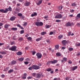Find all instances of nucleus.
<instances>
[{
	"label": "nucleus",
	"mask_w": 80,
	"mask_h": 80,
	"mask_svg": "<svg viewBox=\"0 0 80 80\" xmlns=\"http://www.w3.org/2000/svg\"><path fill=\"white\" fill-rule=\"evenodd\" d=\"M35 25L37 27H40L41 26H43V23L42 22H35Z\"/></svg>",
	"instance_id": "f257e3e1"
},
{
	"label": "nucleus",
	"mask_w": 80,
	"mask_h": 80,
	"mask_svg": "<svg viewBox=\"0 0 80 80\" xmlns=\"http://www.w3.org/2000/svg\"><path fill=\"white\" fill-rule=\"evenodd\" d=\"M9 50H11L12 51H15L16 52L17 51V47L16 46H13L11 48H9Z\"/></svg>",
	"instance_id": "f03ea898"
},
{
	"label": "nucleus",
	"mask_w": 80,
	"mask_h": 80,
	"mask_svg": "<svg viewBox=\"0 0 80 80\" xmlns=\"http://www.w3.org/2000/svg\"><path fill=\"white\" fill-rule=\"evenodd\" d=\"M57 63V60H54L52 61H49L48 62L47 64H50V63H52V64H54L55 63Z\"/></svg>",
	"instance_id": "7ed1b4c3"
},
{
	"label": "nucleus",
	"mask_w": 80,
	"mask_h": 80,
	"mask_svg": "<svg viewBox=\"0 0 80 80\" xmlns=\"http://www.w3.org/2000/svg\"><path fill=\"white\" fill-rule=\"evenodd\" d=\"M32 68L34 70H38L40 68V67L36 65H33L32 66Z\"/></svg>",
	"instance_id": "20e7f679"
},
{
	"label": "nucleus",
	"mask_w": 80,
	"mask_h": 80,
	"mask_svg": "<svg viewBox=\"0 0 80 80\" xmlns=\"http://www.w3.org/2000/svg\"><path fill=\"white\" fill-rule=\"evenodd\" d=\"M62 15L61 14H57L56 15L55 18H62Z\"/></svg>",
	"instance_id": "39448f33"
},
{
	"label": "nucleus",
	"mask_w": 80,
	"mask_h": 80,
	"mask_svg": "<svg viewBox=\"0 0 80 80\" xmlns=\"http://www.w3.org/2000/svg\"><path fill=\"white\" fill-rule=\"evenodd\" d=\"M36 56H37L38 58H42V55L41 53H37L36 54Z\"/></svg>",
	"instance_id": "423d86ee"
},
{
	"label": "nucleus",
	"mask_w": 80,
	"mask_h": 80,
	"mask_svg": "<svg viewBox=\"0 0 80 80\" xmlns=\"http://www.w3.org/2000/svg\"><path fill=\"white\" fill-rule=\"evenodd\" d=\"M62 45L64 46H65V45H66V44L68 43V42L67 41L65 40H64L62 41Z\"/></svg>",
	"instance_id": "0eeeda50"
},
{
	"label": "nucleus",
	"mask_w": 80,
	"mask_h": 80,
	"mask_svg": "<svg viewBox=\"0 0 80 80\" xmlns=\"http://www.w3.org/2000/svg\"><path fill=\"white\" fill-rule=\"evenodd\" d=\"M30 4V2L26 1L24 3V5L26 7H27Z\"/></svg>",
	"instance_id": "6e6552de"
},
{
	"label": "nucleus",
	"mask_w": 80,
	"mask_h": 80,
	"mask_svg": "<svg viewBox=\"0 0 80 80\" xmlns=\"http://www.w3.org/2000/svg\"><path fill=\"white\" fill-rule=\"evenodd\" d=\"M37 13L36 12H34L31 15V16L32 17H35V16H37Z\"/></svg>",
	"instance_id": "1a4fd4ad"
},
{
	"label": "nucleus",
	"mask_w": 80,
	"mask_h": 80,
	"mask_svg": "<svg viewBox=\"0 0 80 80\" xmlns=\"http://www.w3.org/2000/svg\"><path fill=\"white\" fill-rule=\"evenodd\" d=\"M41 76H42V74H40L39 73L36 75V77L38 78H40L41 77Z\"/></svg>",
	"instance_id": "9d476101"
},
{
	"label": "nucleus",
	"mask_w": 80,
	"mask_h": 80,
	"mask_svg": "<svg viewBox=\"0 0 80 80\" xmlns=\"http://www.w3.org/2000/svg\"><path fill=\"white\" fill-rule=\"evenodd\" d=\"M78 68V66H73L72 67V70H73V71H74V70H75L77 68Z\"/></svg>",
	"instance_id": "9b49d317"
},
{
	"label": "nucleus",
	"mask_w": 80,
	"mask_h": 80,
	"mask_svg": "<svg viewBox=\"0 0 80 80\" xmlns=\"http://www.w3.org/2000/svg\"><path fill=\"white\" fill-rule=\"evenodd\" d=\"M8 27H10V24H6L4 25V28H7Z\"/></svg>",
	"instance_id": "f8f14e48"
},
{
	"label": "nucleus",
	"mask_w": 80,
	"mask_h": 80,
	"mask_svg": "<svg viewBox=\"0 0 80 80\" xmlns=\"http://www.w3.org/2000/svg\"><path fill=\"white\" fill-rule=\"evenodd\" d=\"M16 63H17L16 61L13 60L12 61L11 63L12 65H15V64H16Z\"/></svg>",
	"instance_id": "ddd939ff"
},
{
	"label": "nucleus",
	"mask_w": 80,
	"mask_h": 80,
	"mask_svg": "<svg viewBox=\"0 0 80 80\" xmlns=\"http://www.w3.org/2000/svg\"><path fill=\"white\" fill-rule=\"evenodd\" d=\"M42 3V0H41L39 1L37 3V4L38 5H40V4H41V3Z\"/></svg>",
	"instance_id": "4468645a"
},
{
	"label": "nucleus",
	"mask_w": 80,
	"mask_h": 80,
	"mask_svg": "<svg viewBox=\"0 0 80 80\" xmlns=\"http://www.w3.org/2000/svg\"><path fill=\"white\" fill-rule=\"evenodd\" d=\"M6 9L8 11H10V12H11L12 10V8L10 6H9L8 8H7Z\"/></svg>",
	"instance_id": "2eb2a0df"
},
{
	"label": "nucleus",
	"mask_w": 80,
	"mask_h": 80,
	"mask_svg": "<svg viewBox=\"0 0 80 80\" xmlns=\"http://www.w3.org/2000/svg\"><path fill=\"white\" fill-rule=\"evenodd\" d=\"M15 19V17L13 16L10 18V20H11V21H13V20H14Z\"/></svg>",
	"instance_id": "dca6fc26"
},
{
	"label": "nucleus",
	"mask_w": 80,
	"mask_h": 80,
	"mask_svg": "<svg viewBox=\"0 0 80 80\" xmlns=\"http://www.w3.org/2000/svg\"><path fill=\"white\" fill-rule=\"evenodd\" d=\"M17 26L18 27H19V28H21V29H22V30H23L24 29V28H23V27H22V26L20 24H18V25H17Z\"/></svg>",
	"instance_id": "f3484780"
},
{
	"label": "nucleus",
	"mask_w": 80,
	"mask_h": 80,
	"mask_svg": "<svg viewBox=\"0 0 80 80\" xmlns=\"http://www.w3.org/2000/svg\"><path fill=\"white\" fill-rule=\"evenodd\" d=\"M71 24L70 22H68L66 24V25L67 27H70V26H71Z\"/></svg>",
	"instance_id": "a211bd4d"
},
{
	"label": "nucleus",
	"mask_w": 80,
	"mask_h": 80,
	"mask_svg": "<svg viewBox=\"0 0 80 80\" xmlns=\"http://www.w3.org/2000/svg\"><path fill=\"white\" fill-rule=\"evenodd\" d=\"M42 37H41L39 38L38 39H36V42H39V41L41 40H42Z\"/></svg>",
	"instance_id": "6ab92c4d"
},
{
	"label": "nucleus",
	"mask_w": 80,
	"mask_h": 80,
	"mask_svg": "<svg viewBox=\"0 0 80 80\" xmlns=\"http://www.w3.org/2000/svg\"><path fill=\"white\" fill-rule=\"evenodd\" d=\"M18 29L17 28H11V30H14V31H16V30H17Z\"/></svg>",
	"instance_id": "aec40b11"
},
{
	"label": "nucleus",
	"mask_w": 80,
	"mask_h": 80,
	"mask_svg": "<svg viewBox=\"0 0 80 80\" xmlns=\"http://www.w3.org/2000/svg\"><path fill=\"white\" fill-rule=\"evenodd\" d=\"M46 33H47V32H43L41 33V35H45Z\"/></svg>",
	"instance_id": "412c9836"
},
{
	"label": "nucleus",
	"mask_w": 80,
	"mask_h": 80,
	"mask_svg": "<svg viewBox=\"0 0 80 80\" xmlns=\"http://www.w3.org/2000/svg\"><path fill=\"white\" fill-rule=\"evenodd\" d=\"M56 55L57 57H60L61 56V54L60 52H58L56 53Z\"/></svg>",
	"instance_id": "4be33fe9"
},
{
	"label": "nucleus",
	"mask_w": 80,
	"mask_h": 80,
	"mask_svg": "<svg viewBox=\"0 0 80 80\" xmlns=\"http://www.w3.org/2000/svg\"><path fill=\"white\" fill-rule=\"evenodd\" d=\"M13 72V69H11L10 70L8 71V73H12V72Z\"/></svg>",
	"instance_id": "5701e85b"
},
{
	"label": "nucleus",
	"mask_w": 80,
	"mask_h": 80,
	"mask_svg": "<svg viewBox=\"0 0 80 80\" xmlns=\"http://www.w3.org/2000/svg\"><path fill=\"white\" fill-rule=\"evenodd\" d=\"M62 6H60L58 7V9L60 10H62Z\"/></svg>",
	"instance_id": "b1692460"
},
{
	"label": "nucleus",
	"mask_w": 80,
	"mask_h": 80,
	"mask_svg": "<svg viewBox=\"0 0 80 80\" xmlns=\"http://www.w3.org/2000/svg\"><path fill=\"white\" fill-rule=\"evenodd\" d=\"M17 54L18 55H22V52H18L17 53Z\"/></svg>",
	"instance_id": "393cba45"
},
{
	"label": "nucleus",
	"mask_w": 80,
	"mask_h": 80,
	"mask_svg": "<svg viewBox=\"0 0 80 80\" xmlns=\"http://www.w3.org/2000/svg\"><path fill=\"white\" fill-rule=\"evenodd\" d=\"M62 37H63V35H60L58 36V39H61V38H62Z\"/></svg>",
	"instance_id": "a878e982"
},
{
	"label": "nucleus",
	"mask_w": 80,
	"mask_h": 80,
	"mask_svg": "<svg viewBox=\"0 0 80 80\" xmlns=\"http://www.w3.org/2000/svg\"><path fill=\"white\" fill-rule=\"evenodd\" d=\"M55 48L56 49H58V48H59V45H57L55 46Z\"/></svg>",
	"instance_id": "bb28decb"
},
{
	"label": "nucleus",
	"mask_w": 80,
	"mask_h": 80,
	"mask_svg": "<svg viewBox=\"0 0 80 80\" xmlns=\"http://www.w3.org/2000/svg\"><path fill=\"white\" fill-rule=\"evenodd\" d=\"M73 50V48H69L68 50H69V51H70V52H71V51H72V50Z\"/></svg>",
	"instance_id": "cd10ccee"
},
{
	"label": "nucleus",
	"mask_w": 80,
	"mask_h": 80,
	"mask_svg": "<svg viewBox=\"0 0 80 80\" xmlns=\"http://www.w3.org/2000/svg\"><path fill=\"white\" fill-rule=\"evenodd\" d=\"M19 61H21V62H22V61H23V58H19Z\"/></svg>",
	"instance_id": "c85d7f7f"
},
{
	"label": "nucleus",
	"mask_w": 80,
	"mask_h": 80,
	"mask_svg": "<svg viewBox=\"0 0 80 80\" xmlns=\"http://www.w3.org/2000/svg\"><path fill=\"white\" fill-rule=\"evenodd\" d=\"M10 44L11 45H14V44H15V42H10Z\"/></svg>",
	"instance_id": "c756f323"
},
{
	"label": "nucleus",
	"mask_w": 80,
	"mask_h": 80,
	"mask_svg": "<svg viewBox=\"0 0 80 80\" xmlns=\"http://www.w3.org/2000/svg\"><path fill=\"white\" fill-rule=\"evenodd\" d=\"M51 26H52L51 25L50 26V25H46V28H50V27H51Z\"/></svg>",
	"instance_id": "7c9ffc66"
},
{
	"label": "nucleus",
	"mask_w": 80,
	"mask_h": 80,
	"mask_svg": "<svg viewBox=\"0 0 80 80\" xmlns=\"http://www.w3.org/2000/svg\"><path fill=\"white\" fill-rule=\"evenodd\" d=\"M67 58H63V59L64 62H66L67 60Z\"/></svg>",
	"instance_id": "2f4dec72"
},
{
	"label": "nucleus",
	"mask_w": 80,
	"mask_h": 80,
	"mask_svg": "<svg viewBox=\"0 0 80 80\" xmlns=\"http://www.w3.org/2000/svg\"><path fill=\"white\" fill-rule=\"evenodd\" d=\"M20 34H23V33H24V30H21L20 32Z\"/></svg>",
	"instance_id": "473e14b6"
},
{
	"label": "nucleus",
	"mask_w": 80,
	"mask_h": 80,
	"mask_svg": "<svg viewBox=\"0 0 80 80\" xmlns=\"http://www.w3.org/2000/svg\"><path fill=\"white\" fill-rule=\"evenodd\" d=\"M18 15L19 16V17H22V14L21 13H18Z\"/></svg>",
	"instance_id": "72a5a7b5"
},
{
	"label": "nucleus",
	"mask_w": 80,
	"mask_h": 80,
	"mask_svg": "<svg viewBox=\"0 0 80 80\" xmlns=\"http://www.w3.org/2000/svg\"><path fill=\"white\" fill-rule=\"evenodd\" d=\"M75 5H76V4H75V3H72L71 6H72V7H75Z\"/></svg>",
	"instance_id": "f704fd0d"
},
{
	"label": "nucleus",
	"mask_w": 80,
	"mask_h": 80,
	"mask_svg": "<svg viewBox=\"0 0 80 80\" xmlns=\"http://www.w3.org/2000/svg\"><path fill=\"white\" fill-rule=\"evenodd\" d=\"M51 70H52V69L51 68H48L46 69L47 72H50Z\"/></svg>",
	"instance_id": "c9c22d12"
},
{
	"label": "nucleus",
	"mask_w": 80,
	"mask_h": 80,
	"mask_svg": "<svg viewBox=\"0 0 80 80\" xmlns=\"http://www.w3.org/2000/svg\"><path fill=\"white\" fill-rule=\"evenodd\" d=\"M48 16H46L44 17V18H45V19L46 20H48Z\"/></svg>",
	"instance_id": "e433bc0d"
},
{
	"label": "nucleus",
	"mask_w": 80,
	"mask_h": 80,
	"mask_svg": "<svg viewBox=\"0 0 80 80\" xmlns=\"http://www.w3.org/2000/svg\"><path fill=\"white\" fill-rule=\"evenodd\" d=\"M19 40L20 41H22V40H23V38L22 37H20L19 38Z\"/></svg>",
	"instance_id": "4c0bfd02"
},
{
	"label": "nucleus",
	"mask_w": 80,
	"mask_h": 80,
	"mask_svg": "<svg viewBox=\"0 0 80 80\" xmlns=\"http://www.w3.org/2000/svg\"><path fill=\"white\" fill-rule=\"evenodd\" d=\"M76 47H80V43H78V44H76Z\"/></svg>",
	"instance_id": "58836bf2"
},
{
	"label": "nucleus",
	"mask_w": 80,
	"mask_h": 80,
	"mask_svg": "<svg viewBox=\"0 0 80 80\" xmlns=\"http://www.w3.org/2000/svg\"><path fill=\"white\" fill-rule=\"evenodd\" d=\"M8 11L7 10V8L5 9V10H4L3 11V13H7V12H8Z\"/></svg>",
	"instance_id": "ea45409f"
},
{
	"label": "nucleus",
	"mask_w": 80,
	"mask_h": 80,
	"mask_svg": "<svg viewBox=\"0 0 80 80\" xmlns=\"http://www.w3.org/2000/svg\"><path fill=\"white\" fill-rule=\"evenodd\" d=\"M71 33H72V32H68V37L70 36V35H71Z\"/></svg>",
	"instance_id": "a19ab883"
},
{
	"label": "nucleus",
	"mask_w": 80,
	"mask_h": 80,
	"mask_svg": "<svg viewBox=\"0 0 80 80\" xmlns=\"http://www.w3.org/2000/svg\"><path fill=\"white\" fill-rule=\"evenodd\" d=\"M27 39L28 40H31L32 39V38L31 37H28L27 38Z\"/></svg>",
	"instance_id": "79ce46f5"
},
{
	"label": "nucleus",
	"mask_w": 80,
	"mask_h": 80,
	"mask_svg": "<svg viewBox=\"0 0 80 80\" xmlns=\"http://www.w3.org/2000/svg\"><path fill=\"white\" fill-rule=\"evenodd\" d=\"M77 17L78 18H80V13L78 14Z\"/></svg>",
	"instance_id": "37998d69"
},
{
	"label": "nucleus",
	"mask_w": 80,
	"mask_h": 80,
	"mask_svg": "<svg viewBox=\"0 0 80 80\" xmlns=\"http://www.w3.org/2000/svg\"><path fill=\"white\" fill-rule=\"evenodd\" d=\"M70 12L71 13H73V12H75V11L73 9H71L70 10Z\"/></svg>",
	"instance_id": "c03bdc74"
},
{
	"label": "nucleus",
	"mask_w": 80,
	"mask_h": 80,
	"mask_svg": "<svg viewBox=\"0 0 80 80\" xmlns=\"http://www.w3.org/2000/svg\"><path fill=\"white\" fill-rule=\"evenodd\" d=\"M24 63L25 65H28V62H24Z\"/></svg>",
	"instance_id": "a18cd8bd"
},
{
	"label": "nucleus",
	"mask_w": 80,
	"mask_h": 80,
	"mask_svg": "<svg viewBox=\"0 0 80 80\" xmlns=\"http://www.w3.org/2000/svg\"><path fill=\"white\" fill-rule=\"evenodd\" d=\"M2 55H5L6 54V52H2Z\"/></svg>",
	"instance_id": "49530a36"
},
{
	"label": "nucleus",
	"mask_w": 80,
	"mask_h": 80,
	"mask_svg": "<svg viewBox=\"0 0 80 80\" xmlns=\"http://www.w3.org/2000/svg\"><path fill=\"white\" fill-rule=\"evenodd\" d=\"M53 34V32H51L49 33V35H51Z\"/></svg>",
	"instance_id": "de8ad7c7"
},
{
	"label": "nucleus",
	"mask_w": 80,
	"mask_h": 80,
	"mask_svg": "<svg viewBox=\"0 0 80 80\" xmlns=\"http://www.w3.org/2000/svg\"><path fill=\"white\" fill-rule=\"evenodd\" d=\"M32 75L33 77H35L36 75V74L35 73H32Z\"/></svg>",
	"instance_id": "09e8293b"
},
{
	"label": "nucleus",
	"mask_w": 80,
	"mask_h": 80,
	"mask_svg": "<svg viewBox=\"0 0 80 80\" xmlns=\"http://www.w3.org/2000/svg\"><path fill=\"white\" fill-rule=\"evenodd\" d=\"M68 63L70 64H71V63H72V62L70 60H69L68 61Z\"/></svg>",
	"instance_id": "8fccbe9b"
},
{
	"label": "nucleus",
	"mask_w": 80,
	"mask_h": 80,
	"mask_svg": "<svg viewBox=\"0 0 80 80\" xmlns=\"http://www.w3.org/2000/svg\"><path fill=\"white\" fill-rule=\"evenodd\" d=\"M32 68H33L32 67H30L29 68H28V69L29 70H32Z\"/></svg>",
	"instance_id": "3c124183"
},
{
	"label": "nucleus",
	"mask_w": 80,
	"mask_h": 80,
	"mask_svg": "<svg viewBox=\"0 0 80 80\" xmlns=\"http://www.w3.org/2000/svg\"><path fill=\"white\" fill-rule=\"evenodd\" d=\"M3 23L0 22V27H2V26H3Z\"/></svg>",
	"instance_id": "603ef678"
},
{
	"label": "nucleus",
	"mask_w": 80,
	"mask_h": 80,
	"mask_svg": "<svg viewBox=\"0 0 80 80\" xmlns=\"http://www.w3.org/2000/svg\"><path fill=\"white\" fill-rule=\"evenodd\" d=\"M27 78L28 79H32V77H28Z\"/></svg>",
	"instance_id": "864d4df0"
},
{
	"label": "nucleus",
	"mask_w": 80,
	"mask_h": 80,
	"mask_svg": "<svg viewBox=\"0 0 80 80\" xmlns=\"http://www.w3.org/2000/svg\"><path fill=\"white\" fill-rule=\"evenodd\" d=\"M22 78L23 79H26L27 77H26V76H23V77H22Z\"/></svg>",
	"instance_id": "5fc2aeb1"
},
{
	"label": "nucleus",
	"mask_w": 80,
	"mask_h": 80,
	"mask_svg": "<svg viewBox=\"0 0 80 80\" xmlns=\"http://www.w3.org/2000/svg\"><path fill=\"white\" fill-rule=\"evenodd\" d=\"M65 48H66L65 47H63L61 49L62 50H64L65 49Z\"/></svg>",
	"instance_id": "6e6d98bb"
},
{
	"label": "nucleus",
	"mask_w": 80,
	"mask_h": 80,
	"mask_svg": "<svg viewBox=\"0 0 80 80\" xmlns=\"http://www.w3.org/2000/svg\"><path fill=\"white\" fill-rule=\"evenodd\" d=\"M46 42H47L48 43H50V40H46Z\"/></svg>",
	"instance_id": "4d7b16f0"
},
{
	"label": "nucleus",
	"mask_w": 80,
	"mask_h": 80,
	"mask_svg": "<svg viewBox=\"0 0 80 80\" xmlns=\"http://www.w3.org/2000/svg\"><path fill=\"white\" fill-rule=\"evenodd\" d=\"M28 48L27 47H26L25 48V50H28Z\"/></svg>",
	"instance_id": "13d9d810"
},
{
	"label": "nucleus",
	"mask_w": 80,
	"mask_h": 80,
	"mask_svg": "<svg viewBox=\"0 0 80 80\" xmlns=\"http://www.w3.org/2000/svg\"><path fill=\"white\" fill-rule=\"evenodd\" d=\"M36 52L35 51H33L32 52V54L33 55H34V54H35Z\"/></svg>",
	"instance_id": "bf43d9fd"
},
{
	"label": "nucleus",
	"mask_w": 80,
	"mask_h": 80,
	"mask_svg": "<svg viewBox=\"0 0 80 80\" xmlns=\"http://www.w3.org/2000/svg\"><path fill=\"white\" fill-rule=\"evenodd\" d=\"M56 22H60V20H56Z\"/></svg>",
	"instance_id": "052dcab7"
},
{
	"label": "nucleus",
	"mask_w": 80,
	"mask_h": 80,
	"mask_svg": "<svg viewBox=\"0 0 80 80\" xmlns=\"http://www.w3.org/2000/svg\"><path fill=\"white\" fill-rule=\"evenodd\" d=\"M23 75L24 77H27V73H24Z\"/></svg>",
	"instance_id": "680f3d73"
},
{
	"label": "nucleus",
	"mask_w": 80,
	"mask_h": 80,
	"mask_svg": "<svg viewBox=\"0 0 80 80\" xmlns=\"http://www.w3.org/2000/svg\"><path fill=\"white\" fill-rule=\"evenodd\" d=\"M4 10L2 9H0V12H3V11H4Z\"/></svg>",
	"instance_id": "e2e57ef3"
},
{
	"label": "nucleus",
	"mask_w": 80,
	"mask_h": 80,
	"mask_svg": "<svg viewBox=\"0 0 80 80\" xmlns=\"http://www.w3.org/2000/svg\"><path fill=\"white\" fill-rule=\"evenodd\" d=\"M1 77L2 78H4V77H5V75H2Z\"/></svg>",
	"instance_id": "0e129e2a"
},
{
	"label": "nucleus",
	"mask_w": 80,
	"mask_h": 80,
	"mask_svg": "<svg viewBox=\"0 0 80 80\" xmlns=\"http://www.w3.org/2000/svg\"><path fill=\"white\" fill-rule=\"evenodd\" d=\"M27 25V22H25L23 24V26H26Z\"/></svg>",
	"instance_id": "69168bd1"
},
{
	"label": "nucleus",
	"mask_w": 80,
	"mask_h": 80,
	"mask_svg": "<svg viewBox=\"0 0 80 80\" xmlns=\"http://www.w3.org/2000/svg\"><path fill=\"white\" fill-rule=\"evenodd\" d=\"M65 79L66 80H69V78L68 77H67L65 78Z\"/></svg>",
	"instance_id": "338daca9"
},
{
	"label": "nucleus",
	"mask_w": 80,
	"mask_h": 80,
	"mask_svg": "<svg viewBox=\"0 0 80 80\" xmlns=\"http://www.w3.org/2000/svg\"><path fill=\"white\" fill-rule=\"evenodd\" d=\"M77 25L78 27H80V24L79 23H78L77 24Z\"/></svg>",
	"instance_id": "774afa93"
}]
</instances>
